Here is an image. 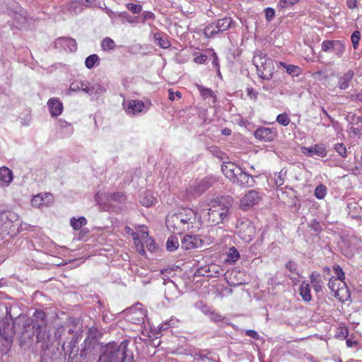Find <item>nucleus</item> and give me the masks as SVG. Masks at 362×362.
<instances>
[{
	"label": "nucleus",
	"instance_id": "7",
	"mask_svg": "<svg viewBox=\"0 0 362 362\" xmlns=\"http://www.w3.org/2000/svg\"><path fill=\"white\" fill-rule=\"evenodd\" d=\"M21 226L19 216L16 212L7 211L0 214V228L7 234L15 235Z\"/></svg>",
	"mask_w": 362,
	"mask_h": 362
},
{
	"label": "nucleus",
	"instance_id": "30",
	"mask_svg": "<svg viewBox=\"0 0 362 362\" xmlns=\"http://www.w3.org/2000/svg\"><path fill=\"white\" fill-rule=\"evenodd\" d=\"M87 224V220L84 216H80L78 218L72 217L70 219V225L75 230H79L83 226Z\"/></svg>",
	"mask_w": 362,
	"mask_h": 362
},
{
	"label": "nucleus",
	"instance_id": "50",
	"mask_svg": "<svg viewBox=\"0 0 362 362\" xmlns=\"http://www.w3.org/2000/svg\"><path fill=\"white\" fill-rule=\"evenodd\" d=\"M210 320L213 322H221L223 320V317L221 314L215 312L214 310H211V313L209 315Z\"/></svg>",
	"mask_w": 362,
	"mask_h": 362
},
{
	"label": "nucleus",
	"instance_id": "41",
	"mask_svg": "<svg viewBox=\"0 0 362 362\" xmlns=\"http://www.w3.org/2000/svg\"><path fill=\"white\" fill-rule=\"evenodd\" d=\"M327 194V188L323 185H318L315 189V196L319 199H323Z\"/></svg>",
	"mask_w": 362,
	"mask_h": 362
},
{
	"label": "nucleus",
	"instance_id": "4",
	"mask_svg": "<svg viewBox=\"0 0 362 362\" xmlns=\"http://www.w3.org/2000/svg\"><path fill=\"white\" fill-rule=\"evenodd\" d=\"M253 64L257 69V75L264 80H271L273 76L274 66L273 60L268 58L262 52H257L252 59Z\"/></svg>",
	"mask_w": 362,
	"mask_h": 362
},
{
	"label": "nucleus",
	"instance_id": "23",
	"mask_svg": "<svg viewBox=\"0 0 362 362\" xmlns=\"http://www.w3.org/2000/svg\"><path fill=\"white\" fill-rule=\"evenodd\" d=\"M196 87L204 100H208L209 103H216V96L211 89L205 88L203 86L199 84H196Z\"/></svg>",
	"mask_w": 362,
	"mask_h": 362
},
{
	"label": "nucleus",
	"instance_id": "34",
	"mask_svg": "<svg viewBox=\"0 0 362 362\" xmlns=\"http://www.w3.org/2000/svg\"><path fill=\"white\" fill-rule=\"evenodd\" d=\"M240 258L238 250L235 247H231L227 254L226 262L230 263H235Z\"/></svg>",
	"mask_w": 362,
	"mask_h": 362
},
{
	"label": "nucleus",
	"instance_id": "61",
	"mask_svg": "<svg viewBox=\"0 0 362 362\" xmlns=\"http://www.w3.org/2000/svg\"><path fill=\"white\" fill-rule=\"evenodd\" d=\"M245 334L247 336L250 337L255 339H259V334L256 331L252 330V329L246 330Z\"/></svg>",
	"mask_w": 362,
	"mask_h": 362
},
{
	"label": "nucleus",
	"instance_id": "6",
	"mask_svg": "<svg viewBox=\"0 0 362 362\" xmlns=\"http://www.w3.org/2000/svg\"><path fill=\"white\" fill-rule=\"evenodd\" d=\"M99 331L97 327L93 326L88 329V335L84 340V346L81 350V357L88 358L91 360L97 355V350L100 345L97 341Z\"/></svg>",
	"mask_w": 362,
	"mask_h": 362
},
{
	"label": "nucleus",
	"instance_id": "18",
	"mask_svg": "<svg viewBox=\"0 0 362 362\" xmlns=\"http://www.w3.org/2000/svg\"><path fill=\"white\" fill-rule=\"evenodd\" d=\"M52 201L53 197L51 194H38L33 197L31 204L33 206L42 208L43 206H48Z\"/></svg>",
	"mask_w": 362,
	"mask_h": 362
},
{
	"label": "nucleus",
	"instance_id": "64",
	"mask_svg": "<svg viewBox=\"0 0 362 362\" xmlns=\"http://www.w3.org/2000/svg\"><path fill=\"white\" fill-rule=\"evenodd\" d=\"M350 132L352 133L354 136H360L362 134V130L361 128L355 127L353 126L350 128Z\"/></svg>",
	"mask_w": 362,
	"mask_h": 362
},
{
	"label": "nucleus",
	"instance_id": "49",
	"mask_svg": "<svg viewBox=\"0 0 362 362\" xmlns=\"http://www.w3.org/2000/svg\"><path fill=\"white\" fill-rule=\"evenodd\" d=\"M333 269L336 275L334 279H337L340 281L345 279L344 273L339 266H334Z\"/></svg>",
	"mask_w": 362,
	"mask_h": 362
},
{
	"label": "nucleus",
	"instance_id": "46",
	"mask_svg": "<svg viewBox=\"0 0 362 362\" xmlns=\"http://www.w3.org/2000/svg\"><path fill=\"white\" fill-rule=\"evenodd\" d=\"M196 307H197V308L200 310L203 314L208 315V316L212 310V309L209 306H208L206 304L202 303V302L197 303Z\"/></svg>",
	"mask_w": 362,
	"mask_h": 362
},
{
	"label": "nucleus",
	"instance_id": "29",
	"mask_svg": "<svg viewBox=\"0 0 362 362\" xmlns=\"http://www.w3.org/2000/svg\"><path fill=\"white\" fill-rule=\"evenodd\" d=\"M155 201L156 199L150 192H145L140 197L141 204L146 207L151 206Z\"/></svg>",
	"mask_w": 362,
	"mask_h": 362
},
{
	"label": "nucleus",
	"instance_id": "53",
	"mask_svg": "<svg viewBox=\"0 0 362 362\" xmlns=\"http://www.w3.org/2000/svg\"><path fill=\"white\" fill-rule=\"evenodd\" d=\"M264 12L266 20L267 21H272L275 15V11L272 8L267 7L265 8Z\"/></svg>",
	"mask_w": 362,
	"mask_h": 362
},
{
	"label": "nucleus",
	"instance_id": "56",
	"mask_svg": "<svg viewBox=\"0 0 362 362\" xmlns=\"http://www.w3.org/2000/svg\"><path fill=\"white\" fill-rule=\"evenodd\" d=\"M105 13L107 14V16L110 17V18H113V17H122V16H124L125 15H127V13L124 12V13H115L114 11H112V10H110V8L105 7L104 8H103Z\"/></svg>",
	"mask_w": 362,
	"mask_h": 362
},
{
	"label": "nucleus",
	"instance_id": "21",
	"mask_svg": "<svg viewBox=\"0 0 362 362\" xmlns=\"http://www.w3.org/2000/svg\"><path fill=\"white\" fill-rule=\"evenodd\" d=\"M47 106L52 117L59 116L62 113L63 105L57 98H50L47 102Z\"/></svg>",
	"mask_w": 362,
	"mask_h": 362
},
{
	"label": "nucleus",
	"instance_id": "16",
	"mask_svg": "<svg viewBox=\"0 0 362 362\" xmlns=\"http://www.w3.org/2000/svg\"><path fill=\"white\" fill-rule=\"evenodd\" d=\"M254 135L256 139L263 141H272L276 136V132L268 127L257 128Z\"/></svg>",
	"mask_w": 362,
	"mask_h": 362
},
{
	"label": "nucleus",
	"instance_id": "1",
	"mask_svg": "<svg viewBox=\"0 0 362 362\" xmlns=\"http://www.w3.org/2000/svg\"><path fill=\"white\" fill-rule=\"evenodd\" d=\"M166 226L169 230L176 234H181L187 230L194 232L202 227V218L196 210L182 208L167 216Z\"/></svg>",
	"mask_w": 362,
	"mask_h": 362
},
{
	"label": "nucleus",
	"instance_id": "25",
	"mask_svg": "<svg viewBox=\"0 0 362 362\" xmlns=\"http://www.w3.org/2000/svg\"><path fill=\"white\" fill-rule=\"evenodd\" d=\"M354 71L349 70L339 79L338 87L341 90H346L349 88V83L354 77Z\"/></svg>",
	"mask_w": 362,
	"mask_h": 362
},
{
	"label": "nucleus",
	"instance_id": "38",
	"mask_svg": "<svg viewBox=\"0 0 362 362\" xmlns=\"http://www.w3.org/2000/svg\"><path fill=\"white\" fill-rule=\"evenodd\" d=\"M115 43L114 40L110 37H105L101 42L102 49L104 51L112 50L115 48Z\"/></svg>",
	"mask_w": 362,
	"mask_h": 362
},
{
	"label": "nucleus",
	"instance_id": "33",
	"mask_svg": "<svg viewBox=\"0 0 362 362\" xmlns=\"http://www.w3.org/2000/svg\"><path fill=\"white\" fill-rule=\"evenodd\" d=\"M231 23H232V21L230 18H225L218 20L215 23L217 26L218 32L221 33V32H223V31L228 30L230 28Z\"/></svg>",
	"mask_w": 362,
	"mask_h": 362
},
{
	"label": "nucleus",
	"instance_id": "47",
	"mask_svg": "<svg viewBox=\"0 0 362 362\" xmlns=\"http://www.w3.org/2000/svg\"><path fill=\"white\" fill-rule=\"evenodd\" d=\"M61 40L69 47L71 52H75L77 49V45L74 40L70 38H62Z\"/></svg>",
	"mask_w": 362,
	"mask_h": 362
},
{
	"label": "nucleus",
	"instance_id": "3",
	"mask_svg": "<svg viewBox=\"0 0 362 362\" xmlns=\"http://www.w3.org/2000/svg\"><path fill=\"white\" fill-rule=\"evenodd\" d=\"M33 333L37 341L42 342L46 347L49 346L50 334L47 330V320L45 313L42 310H35L32 316Z\"/></svg>",
	"mask_w": 362,
	"mask_h": 362
},
{
	"label": "nucleus",
	"instance_id": "32",
	"mask_svg": "<svg viewBox=\"0 0 362 362\" xmlns=\"http://www.w3.org/2000/svg\"><path fill=\"white\" fill-rule=\"evenodd\" d=\"M100 63V58L96 54H93L88 56L85 60L86 67L88 69L93 68L95 65Z\"/></svg>",
	"mask_w": 362,
	"mask_h": 362
},
{
	"label": "nucleus",
	"instance_id": "28",
	"mask_svg": "<svg viewBox=\"0 0 362 362\" xmlns=\"http://www.w3.org/2000/svg\"><path fill=\"white\" fill-rule=\"evenodd\" d=\"M13 18L19 25H23L27 22L26 11L22 8H19L18 10L13 13Z\"/></svg>",
	"mask_w": 362,
	"mask_h": 362
},
{
	"label": "nucleus",
	"instance_id": "22",
	"mask_svg": "<svg viewBox=\"0 0 362 362\" xmlns=\"http://www.w3.org/2000/svg\"><path fill=\"white\" fill-rule=\"evenodd\" d=\"M302 153L308 156H317L319 157H325L326 156L325 148L319 145H315L311 147H303Z\"/></svg>",
	"mask_w": 362,
	"mask_h": 362
},
{
	"label": "nucleus",
	"instance_id": "54",
	"mask_svg": "<svg viewBox=\"0 0 362 362\" xmlns=\"http://www.w3.org/2000/svg\"><path fill=\"white\" fill-rule=\"evenodd\" d=\"M124 195L121 192H116L110 195V200L112 202H122L124 201Z\"/></svg>",
	"mask_w": 362,
	"mask_h": 362
},
{
	"label": "nucleus",
	"instance_id": "15",
	"mask_svg": "<svg viewBox=\"0 0 362 362\" xmlns=\"http://www.w3.org/2000/svg\"><path fill=\"white\" fill-rule=\"evenodd\" d=\"M202 245V240L197 235H187L181 241V248L190 250Z\"/></svg>",
	"mask_w": 362,
	"mask_h": 362
},
{
	"label": "nucleus",
	"instance_id": "45",
	"mask_svg": "<svg viewBox=\"0 0 362 362\" xmlns=\"http://www.w3.org/2000/svg\"><path fill=\"white\" fill-rule=\"evenodd\" d=\"M127 8L134 14L139 13L142 10V6L139 4H134L132 3H129L127 4Z\"/></svg>",
	"mask_w": 362,
	"mask_h": 362
},
{
	"label": "nucleus",
	"instance_id": "42",
	"mask_svg": "<svg viewBox=\"0 0 362 362\" xmlns=\"http://www.w3.org/2000/svg\"><path fill=\"white\" fill-rule=\"evenodd\" d=\"M276 122L283 126H287L290 123L291 119L286 113H281L277 116Z\"/></svg>",
	"mask_w": 362,
	"mask_h": 362
},
{
	"label": "nucleus",
	"instance_id": "26",
	"mask_svg": "<svg viewBox=\"0 0 362 362\" xmlns=\"http://www.w3.org/2000/svg\"><path fill=\"white\" fill-rule=\"evenodd\" d=\"M129 312L131 314H135L136 318L135 319L136 323H140L144 322V318L146 316V311L141 308V304L137 303L134 307L129 308Z\"/></svg>",
	"mask_w": 362,
	"mask_h": 362
},
{
	"label": "nucleus",
	"instance_id": "9",
	"mask_svg": "<svg viewBox=\"0 0 362 362\" xmlns=\"http://www.w3.org/2000/svg\"><path fill=\"white\" fill-rule=\"evenodd\" d=\"M215 180L212 177H205L198 182L190 185L186 189L187 196L198 197L211 187Z\"/></svg>",
	"mask_w": 362,
	"mask_h": 362
},
{
	"label": "nucleus",
	"instance_id": "10",
	"mask_svg": "<svg viewBox=\"0 0 362 362\" xmlns=\"http://www.w3.org/2000/svg\"><path fill=\"white\" fill-rule=\"evenodd\" d=\"M322 50L334 52L338 57H341L345 51V46L341 40H325L322 43Z\"/></svg>",
	"mask_w": 362,
	"mask_h": 362
},
{
	"label": "nucleus",
	"instance_id": "17",
	"mask_svg": "<svg viewBox=\"0 0 362 362\" xmlns=\"http://www.w3.org/2000/svg\"><path fill=\"white\" fill-rule=\"evenodd\" d=\"M165 298L168 301H172L179 296V291L177 285L170 279H164Z\"/></svg>",
	"mask_w": 362,
	"mask_h": 362
},
{
	"label": "nucleus",
	"instance_id": "43",
	"mask_svg": "<svg viewBox=\"0 0 362 362\" xmlns=\"http://www.w3.org/2000/svg\"><path fill=\"white\" fill-rule=\"evenodd\" d=\"M360 39H361L360 31L355 30L351 36V42H352L354 49H356L358 48Z\"/></svg>",
	"mask_w": 362,
	"mask_h": 362
},
{
	"label": "nucleus",
	"instance_id": "44",
	"mask_svg": "<svg viewBox=\"0 0 362 362\" xmlns=\"http://www.w3.org/2000/svg\"><path fill=\"white\" fill-rule=\"evenodd\" d=\"M84 85H86V82L82 81H76L73 82L70 85L69 91L76 92L79 90H81L83 91V87H84Z\"/></svg>",
	"mask_w": 362,
	"mask_h": 362
},
{
	"label": "nucleus",
	"instance_id": "63",
	"mask_svg": "<svg viewBox=\"0 0 362 362\" xmlns=\"http://www.w3.org/2000/svg\"><path fill=\"white\" fill-rule=\"evenodd\" d=\"M213 58H214V59H213L212 64L216 68L217 72L219 73L220 65L218 63V58L216 53H215V52L213 53Z\"/></svg>",
	"mask_w": 362,
	"mask_h": 362
},
{
	"label": "nucleus",
	"instance_id": "36",
	"mask_svg": "<svg viewBox=\"0 0 362 362\" xmlns=\"http://www.w3.org/2000/svg\"><path fill=\"white\" fill-rule=\"evenodd\" d=\"M218 33V30L215 23L209 24L204 30V34L206 37H211Z\"/></svg>",
	"mask_w": 362,
	"mask_h": 362
},
{
	"label": "nucleus",
	"instance_id": "40",
	"mask_svg": "<svg viewBox=\"0 0 362 362\" xmlns=\"http://www.w3.org/2000/svg\"><path fill=\"white\" fill-rule=\"evenodd\" d=\"M341 283L340 281L332 276L329 281L328 286L332 291L338 293L340 291L339 285Z\"/></svg>",
	"mask_w": 362,
	"mask_h": 362
},
{
	"label": "nucleus",
	"instance_id": "62",
	"mask_svg": "<svg viewBox=\"0 0 362 362\" xmlns=\"http://www.w3.org/2000/svg\"><path fill=\"white\" fill-rule=\"evenodd\" d=\"M247 94L250 98L254 99H257L258 95V93L256 90H255L252 88H247Z\"/></svg>",
	"mask_w": 362,
	"mask_h": 362
},
{
	"label": "nucleus",
	"instance_id": "60",
	"mask_svg": "<svg viewBox=\"0 0 362 362\" xmlns=\"http://www.w3.org/2000/svg\"><path fill=\"white\" fill-rule=\"evenodd\" d=\"M298 0H280L279 5L281 7H286L290 5L293 4L294 3L297 2Z\"/></svg>",
	"mask_w": 362,
	"mask_h": 362
},
{
	"label": "nucleus",
	"instance_id": "48",
	"mask_svg": "<svg viewBox=\"0 0 362 362\" xmlns=\"http://www.w3.org/2000/svg\"><path fill=\"white\" fill-rule=\"evenodd\" d=\"M334 149L341 156L346 157V148L342 143L336 144Z\"/></svg>",
	"mask_w": 362,
	"mask_h": 362
},
{
	"label": "nucleus",
	"instance_id": "13",
	"mask_svg": "<svg viewBox=\"0 0 362 362\" xmlns=\"http://www.w3.org/2000/svg\"><path fill=\"white\" fill-rule=\"evenodd\" d=\"M132 235L136 251L141 255H145L144 244L145 243V238H148L147 228L143 226L141 230L137 233L132 232Z\"/></svg>",
	"mask_w": 362,
	"mask_h": 362
},
{
	"label": "nucleus",
	"instance_id": "12",
	"mask_svg": "<svg viewBox=\"0 0 362 362\" xmlns=\"http://www.w3.org/2000/svg\"><path fill=\"white\" fill-rule=\"evenodd\" d=\"M122 106L125 112L130 116L137 115L144 111L145 104L139 100L124 101Z\"/></svg>",
	"mask_w": 362,
	"mask_h": 362
},
{
	"label": "nucleus",
	"instance_id": "55",
	"mask_svg": "<svg viewBox=\"0 0 362 362\" xmlns=\"http://www.w3.org/2000/svg\"><path fill=\"white\" fill-rule=\"evenodd\" d=\"M83 7L91 8V7H100V3L97 0H85L83 1Z\"/></svg>",
	"mask_w": 362,
	"mask_h": 362
},
{
	"label": "nucleus",
	"instance_id": "39",
	"mask_svg": "<svg viewBox=\"0 0 362 362\" xmlns=\"http://www.w3.org/2000/svg\"><path fill=\"white\" fill-rule=\"evenodd\" d=\"M154 39L157 45L163 49L168 48L170 46V42L161 37L160 34L156 33L154 35Z\"/></svg>",
	"mask_w": 362,
	"mask_h": 362
},
{
	"label": "nucleus",
	"instance_id": "52",
	"mask_svg": "<svg viewBox=\"0 0 362 362\" xmlns=\"http://www.w3.org/2000/svg\"><path fill=\"white\" fill-rule=\"evenodd\" d=\"M145 244L150 251H154L156 249V245L154 240L148 235V238H145Z\"/></svg>",
	"mask_w": 362,
	"mask_h": 362
},
{
	"label": "nucleus",
	"instance_id": "58",
	"mask_svg": "<svg viewBox=\"0 0 362 362\" xmlns=\"http://www.w3.org/2000/svg\"><path fill=\"white\" fill-rule=\"evenodd\" d=\"M339 338L343 339H345L348 335V330L346 328L340 327L337 333Z\"/></svg>",
	"mask_w": 362,
	"mask_h": 362
},
{
	"label": "nucleus",
	"instance_id": "57",
	"mask_svg": "<svg viewBox=\"0 0 362 362\" xmlns=\"http://www.w3.org/2000/svg\"><path fill=\"white\" fill-rule=\"evenodd\" d=\"M207 60V56L206 54H198L194 59V62L197 64H203Z\"/></svg>",
	"mask_w": 362,
	"mask_h": 362
},
{
	"label": "nucleus",
	"instance_id": "11",
	"mask_svg": "<svg viewBox=\"0 0 362 362\" xmlns=\"http://www.w3.org/2000/svg\"><path fill=\"white\" fill-rule=\"evenodd\" d=\"M262 197L259 193L255 190H249L240 199V207L246 210L255 204H257L261 200Z\"/></svg>",
	"mask_w": 362,
	"mask_h": 362
},
{
	"label": "nucleus",
	"instance_id": "19",
	"mask_svg": "<svg viewBox=\"0 0 362 362\" xmlns=\"http://www.w3.org/2000/svg\"><path fill=\"white\" fill-rule=\"evenodd\" d=\"M13 173L8 167L0 168V187H6L10 185L13 180Z\"/></svg>",
	"mask_w": 362,
	"mask_h": 362
},
{
	"label": "nucleus",
	"instance_id": "27",
	"mask_svg": "<svg viewBox=\"0 0 362 362\" xmlns=\"http://www.w3.org/2000/svg\"><path fill=\"white\" fill-rule=\"evenodd\" d=\"M68 11L74 14H78L82 12L83 9V0H73L71 1L67 5Z\"/></svg>",
	"mask_w": 362,
	"mask_h": 362
},
{
	"label": "nucleus",
	"instance_id": "2",
	"mask_svg": "<svg viewBox=\"0 0 362 362\" xmlns=\"http://www.w3.org/2000/svg\"><path fill=\"white\" fill-rule=\"evenodd\" d=\"M209 206V211L205 217L209 224L218 225L228 219L232 206L230 198L222 197L211 200Z\"/></svg>",
	"mask_w": 362,
	"mask_h": 362
},
{
	"label": "nucleus",
	"instance_id": "24",
	"mask_svg": "<svg viewBox=\"0 0 362 362\" xmlns=\"http://www.w3.org/2000/svg\"><path fill=\"white\" fill-rule=\"evenodd\" d=\"M105 91V88L97 83H86L83 87V92L89 95H93L100 94Z\"/></svg>",
	"mask_w": 362,
	"mask_h": 362
},
{
	"label": "nucleus",
	"instance_id": "59",
	"mask_svg": "<svg viewBox=\"0 0 362 362\" xmlns=\"http://www.w3.org/2000/svg\"><path fill=\"white\" fill-rule=\"evenodd\" d=\"M168 92H169L168 98L170 100L173 101V100H175V98H181V97H182V94L179 91H176L175 93H174L173 91V90L170 89Z\"/></svg>",
	"mask_w": 362,
	"mask_h": 362
},
{
	"label": "nucleus",
	"instance_id": "14",
	"mask_svg": "<svg viewBox=\"0 0 362 362\" xmlns=\"http://www.w3.org/2000/svg\"><path fill=\"white\" fill-rule=\"evenodd\" d=\"M232 182L242 187H249L254 185L255 180L252 175L247 174L240 168L237 175H235Z\"/></svg>",
	"mask_w": 362,
	"mask_h": 362
},
{
	"label": "nucleus",
	"instance_id": "8",
	"mask_svg": "<svg viewBox=\"0 0 362 362\" xmlns=\"http://www.w3.org/2000/svg\"><path fill=\"white\" fill-rule=\"evenodd\" d=\"M238 235L246 243H250L255 236L256 230L252 223L248 219H242L237 223Z\"/></svg>",
	"mask_w": 362,
	"mask_h": 362
},
{
	"label": "nucleus",
	"instance_id": "31",
	"mask_svg": "<svg viewBox=\"0 0 362 362\" xmlns=\"http://www.w3.org/2000/svg\"><path fill=\"white\" fill-rule=\"evenodd\" d=\"M300 294L303 300L309 302L311 300L310 288L308 283H302L300 288Z\"/></svg>",
	"mask_w": 362,
	"mask_h": 362
},
{
	"label": "nucleus",
	"instance_id": "20",
	"mask_svg": "<svg viewBox=\"0 0 362 362\" xmlns=\"http://www.w3.org/2000/svg\"><path fill=\"white\" fill-rule=\"evenodd\" d=\"M240 167L237 166L232 162L223 163L221 165V170L225 176L233 181V178L237 175Z\"/></svg>",
	"mask_w": 362,
	"mask_h": 362
},
{
	"label": "nucleus",
	"instance_id": "51",
	"mask_svg": "<svg viewBox=\"0 0 362 362\" xmlns=\"http://www.w3.org/2000/svg\"><path fill=\"white\" fill-rule=\"evenodd\" d=\"M308 226L315 232H320L322 229L320 223L316 219L311 220L308 223Z\"/></svg>",
	"mask_w": 362,
	"mask_h": 362
},
{
	"label": "nucleus",
	"instance_id": "37",
	"mask_svg": "<svg viewBox=\"0 0 362 362\" xmlns=\"http://www.w3.org/2000/svg\"><path fill=\"white\" fill-rule=\"evenodd\" d=\"M279 64L284 66L286 69L287 73L291 75L298 76L300 74V69L297 66L291 64L287 65L286 63L282 62H279Z\"/></svg>",
	"mask_w": 362,
	"mask_h": 362
},
{
	"label": "nucleus",
	"instance_id": "35",
	"mask_svg": "<svg viewBox=\"0 0 362 362\" xmlns=\"http://www.w3.org/2000/svg\"><path fill=\"white\" fill-rule=\"evenodd\" d=\"M179 241L177 237L170 236L166 243L167 250L170 252L175 251L179 247Z\"/></svg>",
	"mask_w": 362,
	"mask_h": 362
},
{
	"label": "nucleus",
	"instance_id": "5",
	"mask_svg": "<svg viewBox=\"0 0 362 362\" xmlns=\"http://www.w3.org/2000/svg\"><path fill=\"white\" fill-rule=\"evenodd\" d=\"M108 362H133V354L127 349V342L123 341L117 347V344H109L106 347Z\"/></svg>",
	"mask_w": 362,
	"mask_h": 362
}]
</instances>
